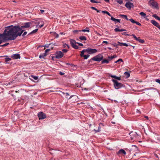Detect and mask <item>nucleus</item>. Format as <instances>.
<instances>
[{
	"label": "nucleus",
	"instance_id": "bb28decb",
	"mask_svg": "<svg viewBox=\"0 0 160 160\" xmlns=\"http://www.w3.org/2000/svg\"><path fill=\"white\" fill-rule=\"evenodd\" d=\"M90 2L92 3H100V2L99 1H95V0H90Z\"/></svg>",
	"mask_w": 160,
	"mask_h": 160
},
{
	"label": "nucleus",
	"instance_id": "c9c22d12",
	"mask_svg": "<svg viewBox=\"0 0 160 160\" xmlns=\"http://www.w3.org/2000/svg\"><path fill=\"white\" fill-rule=\"evenodd\" d=\"M117 2L118 3L120 4H122L123 2L122 0H117Z\"/></svg>",
	"mask_w": 160,
	"mask_h": 160
},
{
	"label": "nucleus",
	"instance_id": "5fc2aeb1",
	"mask_svg": "<svg viewBox=\"0 0 160 160\" xmlns=\"http://www.w3.org/2000/svg\"><path fill=\"white\" fill-rule=\"evenodd\" d=\"M77 43L78 44L79 46H82L83 44L82 43H79V42H77Z\"/></svg>",
	"mask_w": 160,
	"mask_h": 160
},
{
	"label": "nucleus",
	"instance_id": "9d476101",
	"mask_svg": "<svg viewBox=\"0 0 160 160\" xmlns=\"http://www.w3.org/2000/svg\"><path fill=\"white\" fill-rule=\"evenodd\" d=\"M63 56V53L61 51L57 52L56 54V58H62Z\"/></svg>",
	"mask_w": 160,
	"mask_h": 160
},
{
	"label": "nucleus",
	"instance_id": "6e6552de",
	"mask_svg": "<svg viewBox=\"0 0 160 160\" xmlns=\"http://www.w3.org/2000/svg\"><path fill=\"white\" fill-rule=\"evenodd\" d=\"M31 24V22L25 23L24 25L22 26L21 28L20 27V29H21V31L20 32H21L22 30V28H25L30 27Z\"/></svg>",
	"mask_w": 160,
	"mask_h": 160
},
{
	"label": "nucleus",
	"instance_id": "0eeeda50",
	"mask_svg": "<svg viewBox=\"0 0 160 160\" xmlns=\"http://www.w3.org/2000/svg\"><path fill=\"white\" fill-rule=\"evenodd\" d=\"M38 116L39 119H43L46 118L45 114L42 112H40L38 114Z\"/></svg>",
	"mask_w": 160,
	"mask_h": 160
},
{
	"label": "nucleus",
	"instance_id": "20e7f679",
	"mask_svg": "<svg viewBox=\"0 0 160 160\" xmlns=\"http://www.w3.org/2000/svg\"><path fill=\"white\" fill-rule=\"evenodd\" d=\"M103 55L100 54L93 57L92 59L95 61L100 62L103 59Z\"/></svg>",
	"mask_w": 160,
	"mask_h": 160
},
{
	"label": "nucleus",
	"instance_id": "ddd939ff",
	"mask_svg": "<svg viewBox=\"0 0 160 160\" xmlns=\"http://www.w3.org/2000/svg\"><path fill=\"white\" fill-rule=\"evenodd\" d=\"M11 58L13 59H18L20 58L19 54H14L11 56Z\"/></svg>",
	"mask_w": 160,
	"mask_h": 160
},
{
	"label": "nucleus",
	"instance_id": "09e8293b",
	"mask_svg": "<svg viewBox=\"0 0 160 160\" xmlns=\"http://www.w3.org/2000/svg\"><path fill=\"white\" fill-rule=\"evenodd\" d=\"M123 46H125L126 47H128V45L127 43H123Z\"/></svg>",
	"mask_w": 160,
	"mask_h": 160
},
{
	"label": "nucleus",
	"instance_id": "4468645a",
	"mask_svg": "<svg viewBox=\"0 0 160 160\" xmlns=\"http://www.w3.org/2000/svg\"><path fill=\"white\" fill-rule=\"evenodd\" d=\"M132 36L136 40L138 41L139 42L141 43H143L144 42V41L142 39H139V38H137L135 35L132 34Z\"/></svg>",
	"mask_w": 160,
	"mask_h": 160
},
{
	"label": "nucleus",
	"instance_id": "dca6fc26",
	"mask_svg": "<svg viewBox=\"0 0 160 160\" xmlns=\"http://www.w3.org/2000/svg\"><path fill=\"white\" fill-rule=\"evenodd\" d=\"M118 154H121L124 155H125L126 154L125 151L123 149H121L117 153Z\"/></svg>",
	"mask_w": 160,
	"mask_h": 160
},
{
	"label": "nucleus",
	"instance_id": "79ce46f5",
	"mask_svg": "<svg viewBox=\"0 0 160 160\" xmlns=\"http://www.w3.org/2000/svg\"><path fill=\"white\" fill-rule=\"evenodd\" d=\"M9 44V43H5V44L1 45V46L2 47H5V46H7Z\"/></svg>",
	"mask_w": 160,
	"mask_h": 160
},
{
	"label": "nucleus",
	"instance_id": "8fccbe9b",
	"mask_svg": "<svg viewBox=\"0 0 160 160\" xmlns=\"http://www.w3.org/2000/svg\"><path fill=\"white\" fill-rule=\"evenodd\" d=\"M27 32H25L23 33V34L22 35V36H25L27 34Z\"/></svg>",
	"mask_w": 160,
	"mask_h": 160
},
{
	"label": "nucleus",
	"instance_id": "6ab92c4d",
	"mask_svg": "<svg viewBox=\"0 0 160 160\" xmlns=\"http://www.w3.org/2000/svg\"><path fill=\"white\" fill-rule=\"evenodd\" d=\"M79 39L81 40H86L87 38L85 36H81L79 37Z\"/></svg>",
	"mask_w": 160,
	"mask_h": 160
},
{
	"label": "nucleus",
	"instance_id": "49530a36",
	"mask_svg": "<svg viewBox=\"0 0 160 160\" xmlns=\"http://www.w3.org/2000/svg\"><path fill=\"white\" fill-rule=\"evenodd\" d=\"M102 43H105L106 44H108V42L107 41H103V42H102Z\"/></svg>",
	"mask_w": 160,
	"mask_h": 160
},
{
	"label": "nucleus",
	"instance_id": "4be33fe9",
	"mask_svg": "<svg viewBox=\"0 0 160 160\" xmlns=\"http://www.w3.org/2000/svg\"><path fill=\"white\" fill-rule=\"evenodd\" d=\"M124 74L126 76V78H129L130 76L129 73L127 72H125L124 73Z\"/></svg>",
	"mask_w": 160,
	"mask_h": 160
},
{
	"label": "nucleus",
	"instance_id": "c85d7f7f",
	"mask_svg": "<svg viewBox=\"0 0 160 160\" xmlns=\"http://www.w3.org/2000/svg\"><path fill=\"white\" fill-rule=\"evenodd\" d=\"M122 61H123L122 60L121 58H120V59H118V60L115 61V63H117L118 62H119V63H120V62H122Z\"/></svg>",
	"mask_w": 160,
	"mask_h": 160
},
{
	"label": "nucleus",
	"instance_id": "9b49d317",
	"mask_svg": "<svg viewBox=\"0 0 160 160\" xmlns=\"http://www.w3.org/2000/svg\"><path fill=\"white\" fill-rule=\"evenodd\" d=\"M125 6L128 9H130L133 6V3L129 2H127L126 3Z\"/></svg>",
	"mask_w": 160,
	"mask_h": 160
},
{
	"label": "nucleus",
	"instance_id": "423d86ee",
	"mask_svg": "<svg viewBox=\"0 0 160 160\" xmlns=\"http://www.w3.org/2000/svg\"><path fill=\"white\" fill-rule=\"evenodd\" d=\"M85 51L86 52L89 54H91L96 53L98 51L95 49H91L90 48H88L87 49H84Z\"/></svg>",
	"mask_w": 160,
	"mask_h": 160
},
{
	"label": "nucleus",
	"instance_id": "6e6d98bb",
	"mask_svg": "<svg viewBox=\"0 0 160 160\" xmlns=\"http://www.w3.org/2000/svg\"><path fill=\"white\" fill-rule=\"evenodd\" d=\"M126 31V29H120V32H123V31Z\"/></svg>",
	"mask_w": 160,
	"mask_h": 160
},
{
	"label": "nucleus",
	"instance_id": "5701e85b",
	"mask_svg": "<svg viewBox=\"0 0 160 160\" xmlns=\"http://www.w3.org/2000/svg\"><path fill=\"white\" fill-rule=\"evenodd\" d=\"M53 36L56 38H58V35L56 32H52Z\"/></svg>",
	"mask_w": 160,
	"mask_h": 160
},
{
	"label": "nucleus",
	"instance_id": "338daca9",
	"mask_svg": "<svg viewBox=\"0 0 160 160\" xmlns=\"http://www.w3.org/2000/svg\"><path fill=\"white\" fill-rule=\"evenodd\" d=\"M145 118H146L147 119H148V117L147 116H145Z\"/></svg>",
	"mask_w": 160,
	"mask_h": 160
},
{
	"label": "nucleus",
	"instance_id": "393cba45",
	"mask_svg": "<svg viewBox=\"0 0 160 160\" xmlns=\"http://www.w3.org/2000/svg\"><path fill=\"white\" fill-rule=\"evenodd\" d=\"M109 61L108 60L106 59H104L102 61V64L105 63H109Z\"/></svg>",
	"mask_w": 160,
	"mask_h": 160
},
{
	"label": "nucleus",
	"instance_id": "603ef678",
	"mask_svg": "<svg viewBox=\"0 0 160 160\" xmlns=\"http://www.w3.org/2000/svg\"><path fill=\"white\" fill-rule=\"evenodd\" d=\"M49 51H50V49H47L45 50V52L46 53L47 52H48Z\"/></svg>",
	"mask_w": 160,
	"mask_h": 160
},
{
	"label": "nucleus",
	"instance_id": "69168bd1",
	"mask_svg": "<svg viewBox=\"0 0 160 160\" xmlns=\"http://www.w3.org/2000/svg\"><path fill=\"white\" fill-rule=\"evenodd\" d=\"M66 96H69V94L68 93V92L66 93Z\"/></svg>",
	"mask_w": 160,
	"mask_h": 160
},
{
	"label": "nucleus",
	"instance_id": "37998d69",
	"mask_svg": "<svg viewBox=\"0 0 160 160\" xmlns=\"http://www.w3.org/2000/svg\"><path fill=\"white\" fill-rule=\"evenodd\" d=\"M135 23L137 25H139V26H141V24L139 22H136V21L135 22Z\"/></svg>",
	"mask_w": 160,
	"mask_h": 160
},
{
	"label": "nucleus",
	"instance_id": "2eb2a0df",
	"mask_svg": "<svg viewBox=\"0 0 160 160\" xmlns=\"http://www.w3.org/2000/svg\"><path fill=\"white\" fill-rule=\"evenodd\" d=\"M129 134L131 136V139L133 140L136 137L137 133L136 132L133 133L132 132H131L129 133Z\"/></svg>",
	"mask_w": 160,
	"mask_h": 160
},
{
	"label": "nucleus",
	"instance_id": "f03ea898",
	"mask_svg": "<svg viewBox=\"0 0 160 160\" xmlns=\"http://www.w3.org/2000/svg\"><path fill=\"white\" fill-rule=\"evenodd\" d=\"M148 4L150 6L154 8L158 9V5L157 2L155 0H150L148 2Z\"/></svg>",
	"mask_w": 160,
	"mask_h": 160
},
{
	"label": "nucleus",
	"instance_id": "bf43d9fd",
	"mask_svg": "<svg viewBox=\"0 0 160 160\" xmlns=\"http://www.w3.org/2000/svg\"><path fill=\"white\" fill-rule=\"evenodd\" d=\"M64 46H66V47H67L68 48H69V46L68 45V44H64Z\"/></svg>",
	"mask_w": 160,
	"mask_h": 160
},
{
	"label": "nucleus",
	"instance_id": "f704fd0d",
	"mask_svg": "<svg viewBox=\"0 0 160 160\" xmlns=\"http://www.w3.org/2000/svg\"><path fill=\"white\" fill-rule=\"evenodd\" d=\"M72 46L75 49H78V47L76 45V43L74 44V45H72Z\"/></svg>",
	"mask_w": 160,
	"mask_h": 160
},
{
	"label": "nucleus",
	"instance_id": "4d7b16f0",
	"mask_svg": "<svg viewBox=\"0 0 160 160\" xmlns=\"http://www.w3.org/2000/svg\"><path fill=\"white\" fill-rule=\"evenodd\" d=\"M59 74L61 75H63L64 74V73H63V72H59Z\"/></svg>",
	"mask_w": 160,
	"mask_h": 160
},
{
	"label": "nucleus",
	"instance_id": "a878e982",
	"mask_svg": "<svg viewBox=\"0 0 160 160\" xmlns=\"http://www.w3.org/2000/svg\"><path fill=\"white\" fill-rule=\"evenodd\" d=\"M94 131H95L96 133L99 132L101 131V127L100 126H99L98 127V129L97 130L94 129Z\"/></svg>",
	"mask_w": 160,
	"mask_h": 160
},
{
	"label": "nucleus",
	"instance_id": "3c124183",
	"mask_svg": "<svg viewBox=\"0 0 160 160\" xmlns=\"http://www.w3.org/2000/svg\"><path fill=\"white\" fill-rule=\"evenodd\" d=\"M110 76H111V77L113 78H114L115 79V78H116V76L112 75H111Z\"/></svg>",
	"mask_w": 160,
	"mask_h": 160
},
{
	"label": "nucleus",
	"instance_id": "f8f14e48",
	"mask_svg": "<svg viewBox=\"0 0 160 160\" xmlns=\"http://www.w3.org/2000/svg\"><path fill=\"white\" fill-rule=\"evenodd\" d=\"M151 23L154 26L157 27L160 30V26L159 24L154 20H152L151 21Z\"/></svg>",
	"mask_w": 160,
	"mask_h": 160
},
{
	"label": "nucleus",
	"instance_id": "473e14b6",
	"mask_svg": "<svg viewBox=\"0 0 160 160\" xmlns=\"http://www.w3.org/2000/svg\"><path fill=\"white\" fill-rule=\"evenodd\" d=\"M38 31V29H36L35 30H33L32 32H31L29 34H30L34 33H35L37 32Z\"/></svg>",
	"mask_w": 160,
	"mask_h": 160
},
{
	"label": "nucleus",
	"instance_id": "cd10ccee",
	"mask_svg": "<svg viewBox=\"0 0 160 160\" xmlns=\"http://www.w3.org/2000/svg\"><path fill=\"white\" fill-rule=\"evenodd\" d=\"M153 16L154 17V18L158 20H159V21H160V18H159V17H158V16H157L156 15H153Z\"/></svg>",
	"mask_w": 160,
	"mask_h": 160
},
{
	"label": "nucleus",
	"instance_id": "72a5a7b5",
	"mask_svg": "<svg viewBox=\"0 0 160 160\" xmlns=\"http://www.w3.org/2000/svg\"><path fill=\"white\" fill-rule=\"evenodd\" d=\"M116 56L115 55H113L112 56H111V57L108 56V58L110 60H112V59H113V58H116Z\"/></svg>",
	"mask_w": 160,
	"mask_h": 160
},
{
	"label": "nucleus",
	"instance_id": "58836bf2",
	"mask_svg": "<svg viewBox=\"0 0 160 160\" xmlns=\"http://www.w3.org/2000/svg\"><path fill=\"white\" fill-rule=\"evenodd\" d=\"M118 43L119 45L120 46H123V43L120 42H118Z\"/></svg>",
	"mask_w": 160,
	"mask_h": 160
},
{
	"label": "nucleus",
	"instance_id": "a18cd8bd",
	"mask_svg": "<svg viewBox=\"0 0 160 160\" xmlns=\"http://www.w3.org/2000/svg\"><path fill=\"white\" fill-rule=\"evenodd\" d=\"M108 12H107L106 11H102V13H103L106 14H107Z\"/></svg>",
	"mask_w": 160,
	"mask_h": 160
},
{
	"label": "nucleus",
	"instance_id": "4c0bfd02",
	"mask_svg": "<svg viewBox=\"0 0 160 160\" xmlns=\"http://www.w3.org/2000/svg\"><path fill=\"white\" fill-rule=\"evenodd\" d=\"M114 31L116 32H120V29L118 28H115L114 29Z\"/></svg>",
	"mask_w": 160,
	"mask_h": 160
},
{
	"label": "nucleus",
	"instance_id": "39448f33",
	"mask_svg": "<svg viewBox=\"0 0 160 160\" xmlns=\"http://www.w3.org/2000/svg\"><path fill=\"white\" fill-rule=\"evenodd\" d=\"M35 23L37 24L36 27H37L38 26H39V28H41L44 25V22L42 19H39L36 21Z\"/></svg>",
	"mask_w": 160,
	"mask_h": 160
},
{
	"label": "nucleus",
	"instance_id": "774afa93",
	"mask_svg": "<svg viewBox=\"0 0 160 160\" xmlns=\"http://www.w3.org/2000/svg\"><path fill=\"white\" fill-rule=\"evenodd\" d=\"M108 48L109 50H111V49H112V48Z\"/></svg>",
	"mask_w": 160,
	"mask_h": 160
},
{
	"label": "nucleus",
	"instance_id": "a19ab883",
	"mask_svg": "<svg viewBox=\"0 0 160 160\" xmlns=\"http://www.w3.org/2000/svg\"><path fill=\"white\" fill-rule=\"evenodd\" d=\"M122 35H124L125 36H129V35L126 33V32H123L122 33Z\"/></svg>",
	"mask_w": 160,
	"mask_h": 160
},
{
	"label": "nucleus",
	"instance_id": "13d9d810",
	"mask_svg": "<svg viewBox=\"0 0 160 160\" xmlns=\"http://www.w3.org/2000/svg\"><path fill=\"white\" fill-rule=\"evenodd\" d=\"M107 14L108 15V16H110L111 17H111H112V15H111L110 14V13H109L108 12Z\"/></svg>",
	"mask_w": 160,
	"mask_h": 160
},
{
	"label": "nucleus",
	"instance_id": "aec40b11",
	"mask_svg": "<svg viewBox=\"0 0 160 160\" xmlns=\"http://www.w3.org/2000/svg\"><path fill=\"white\" fill-rule=\"evenodd\" d=\"M70 42L71 45L72 46V45H74V44L75 43H77V42H75V41L73 39H71L70 40Z\"/></svg>",
	"mask_w": 160,
	"mask_h": 160
},
{
	"label": "nucleus",
	"instance_id": "2f4dec72",
	"mask_svg": "<svg viewBox=\"0 0 160 160\" xmlns=\"http://www.w3.org/2000/svg\"><path fill=\"white\" fill-rule=\"evenodd\" d=\"M120 16L123 17L124 18H125L126 19V20H129L128 18V17L126 15H121Z\"/></svg>",
	"mask_w": 160,
	"mask_h": 160
},
{
	"label": "nucleus",
	"instance_id": "c03bdc74",
	"mask_svg": "<svg viewBox=\"0 0 160 160\" xmlns=\"http://www.w3.org/2000/svg\"><path fill=\"white\" fill-rule=\"evenodd\" d=\"M115 79L118 80H121V78L120 77H117L116 76V78H115Z\"/></svg>",
	"mask_w": 160,
	"mask_h": 160
},
{
	"label": "nucleus",
	"instance_id": "f257e3e1",
	"mask_svg": "<svg viewBox=\"0 0 160 160\" xmlns=\"http://www.w3.org/2000/svg\"><path fill=\"white\" fill-rule=\"evenodd\" d=\"M21 29L19 26H9L5 28L3 33L0 34V42L2 43V40H14L18 36H20L23 32L22 30L21 32Z\"/></svg>",
	"mask_w": 160,
	"mask_h": 160
},
{
	"label": "nucleus",
	"instance_id": "412c9836",
	"mask_svg": "<svg viewBox=\"0 0 160 160\" xmlns=\"http://www.w3.org/2000/svg\"><path fill=\"white\" fill-rule=\"evenodd\" d=\"M140 14L144 18L147 17L146 14V13H144L143 12H141L140 13Z\"/></svg>",
	"mask_w": 160,
	"mask_h": 160
},
{
	"label": "nucleus",
	"instance_id": "a211bd4d",
	"mask_svg": "<svg viewBox=\"0 0 160 160\" xmlns=\"http://www.w3.org/2000/svg\"><path fill=\"white\" fill-rule=\"evenodd\" d=\"M47 55V54L44 52L42 54H40L39 55V58H44Z\"/></svg>",
	"mask_w": 160,
	"mask_h": 160
},
{
	"label": "nucleus",
	"instance_id": "1a4fd4ad",
	"mask_svg": "<svg viewBox=\"0 0 160 160\" xmlns=\"http://www.w3.org/2000/svg\"><path fill=\"white\" fill-rule=\"evenodd\" d=\"M85 52H86L85 51L84 49H83L81 52L80 55L81 57H83L85 59H86L89 57V55H84V53Z\"/></svg>",
	"mask_w": 160,
	"mask_h": 160
},
{
	"label": "nucleus",
	"instance_id": "052dcab7",
	"mask_svg": "<svg viewBox=\"0 0 160 160\" xmlns=\"http://www.w3.org/2000/svg\"><path fill=\"white\" fill-rule=\"evenodd\" d=\"M40 11L41 13H42L43 12H44V11L43 10H40Z\"/></svg>",
	"mask_w": 160,
	"mask_h": 160
},
{
	"label": "nucleus",
	"instance_id": "c756f323",
	"mask_svg": "<svg viewBox=\"0 0 160 160\" xmlns=\"http://www.w3.org/2000/svg\"><path fill=\"white\" fill-rule=\"evenodd\" d=\"M31 77L32 78H33L35 80H37L38 79V77L36 76H34L32 75L31 76Z\"/></svg>",
	"mask_w": 160,
	"mask_h": 160
},
{
	"label": "nucleus",
	"instance_id": "0e129e2a",
	"mask_svg": "<svg viewBox=\"0 0 160 160\" xmlns=\"http://www.w3.org/2000/svg\"><path fill=\"white\" fill-rule=\"evenodd\" d=\"M106 2H109L110 0H104Z\"/></svg>",
	"mask_w": 160,
	"mask_h": 160
},
{
	"label": "nucleus",
	"instance_id": "f3484780",
	"mask_svg": "<svg viewBox=\"0 0 160 160\" xmlns=\"http://www.w3.org/2000/svg\"><path fill=\"white\" fill-rule=\"evenodd\" d=\"M111 20L114 22H118L120 23V19H116L115 18L113 17H111Z\"/></svg>",
	"mask_w": 160,
	"mask_h": 160
},
{
	"label": "nucleus",
	"instance_id": "680f3d73",
	"mask_svg": "<svg viewBox=\"0 0 160 160\" xmlns=\"http://www.w3.org/2000/svg\"><path fill=\"white\" fill-rule=\"evenodd\" d=\"M154 156L156 158H158V155L157 154H154Z\"/></svg>",
	"mask_w": 160,
	"mask_h": 160
},
{
	"label": "nucleus",
	"instance_id": "7ed1b4c3",
	"mask_svg": "<svg viewBox=\"0 0 160 160\" xmlns=\"http://www.w3.org/2000/svg\"><path fill=\"white\" fill-rule=\"evenodd\" d=\"M112 80L114 83L113 85L116 89H118L123 87V85L122 83L118 82L116 80L112 79Z\"/></svg>",
	"mask_w": 160,
	"mask_h": 160
},
{
	"label": "nucleus",
	"instance_id": "e2e57ef3",
	"mask_svg": "<svg viewBox=\"0 0 160 160\" xmlns=\"http://www.w3.org/2000/svg\"><path fill=\"white\" fill-rule=\"evenodd\" d=\"M96 11H97V12H100V11L98 10L97 9H96Z\"/></svg>",
	"mask_w": 160,
	"mask_h": 160
},
{
	"label": "nucleus",
	"instance_id": "864d4df0",
	"mask_svg": "<svg viewBox=\"0 0 160 160\" xmlns=\"http://www.w3.org/2000/svg\"><path fill=\"white\" fill-rule=\"evenodd\" d=\"M91 8H92V9L95 10H96V9H97V8H95V7H91Z\"/></svg>",
	"mask_w": 160,
	"mask_h": 160
},
{
	"label": "nucleus",
	"instance_id": "e433bc0d",
	"mask_svg": "<svg viewBox=\"0 0 160 160\" xmlns=\"http://www.w3.org/2000/svg\"><path fill=\"white\" fill-rule=\"evenodd\" d=\"M129 20L132 23H135V22L136 21H135L133 19H129Z\"/></svg>",
	"mask_w": 160,
	"mask_h": 160
},
{
	"label": "nucleus",
	"instance_id": "ea45409f",
	"mask_svg": "<svg viewBox=\"0 0 160 160\" xmlns=\"http://www.w3.org/2000/svg\"><path fill=\"white\" fill-rule=\"evenodd\" d=\"M155 81L156 82L159 83L160 84V79H156Z\"/></svg>",
	"mask_w": 160,
	"mask_h": 160
},
{
	"label": "nucleus",
	"instance_id": "de8ad7c7",
	"mask_svg": "<svg viewBox=\"0 0 160 160\" xmlns=\"http://www.w3.org/2000/svg\"><path fill=\"white\" fill-rule=\"evenodd\" d=\"M62 51H63V52H66L68 50L66 49H63L62 50Z\"/></svg>",
	"mask_w": 160,
	"mask_h": 160
},
{
	"label": "nucleus",
	"instance_id": "7c9ffc66",
	"mask_svg": "<svg viewBox=\"0 0 160 160\" xmlns=\"http://www.w3.org/2000/svg\"><path fill=\"white\" fill-rule=\"evenodd\" d=\"M5 61L6 62H8L11 60V59L10 58H9L7 56L6 58H5Z\"/></svg>",
	"mask_w": 160,
	"mask_h": 160
},
{
	"label": "nucleus",
	"instance_id": "b1692460",
	"mask_svg": "<svg viewBox=\"0 0 160 160\" xmlns=\"http://www.w3.org/2000/svg\"><path fill=\"white\" fill-rule=\"evenodd\" d=\"M82 31L84 32H89V29L88 28H86L85 29L82 30Z\"/></svg>",
	"mask_w": 160,
	"mask_h": 160
}]
</instances>
